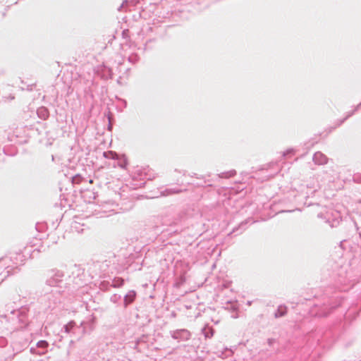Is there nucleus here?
<instances>
[{
    "label": "nucleus",
    "instance_id": "obj_1",
    "mask_svg": "<svg viewBox=\"0 0 361 361\" xmlns=\"http://www.w3.org/2000/svg\"><path fill=\"white\" fill-rule=\"evenodd\" d=\"M322 154L321 153H317V154H315V155H314V158H315V159H317V158H318V157H322Z\"/></svg>",
    "mask_w": 361,
    "mask_h": 361
}]
</instances>
